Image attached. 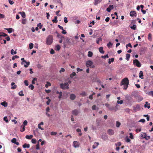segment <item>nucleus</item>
Listing matches in <instances>:
<instances>
[{
	"mask_svg": "<svg viewBox=\"0 0 153 153\" xmlns=\"http://www.w3.org/2000/svg\"><path fill=\"white\" fill-rule=\"evenodd\" d=\"M112 44L111 42H109L108 44H107V46L108 48H110L112 46Z\"/></svg>",
	"mask_w": 153,
	"mask_h": 153,
	"instance_id": "49530a36",
	"label": "nucleus"
},
{
	"mask_svg": "<svg viewBox=\"0 0 153 153\" xmlns=\"http://www.w3.org/2000/svg\"><path fill=\"white\" fill-rule=\"evenodd\" d=\"M125 140L127 143H131V140L129 138L128 136L125 137Z\"/></svg>",
	"mask_w": 153,
	"mask_h": 153,
	"instance_id": "7c9ffc66",
	"label": "nucleus"
},
{
	"mask_svg": "<svg viewBox=\"0 0 153 153\" xmlns=\"http://www.w3.org/2000/svg\"><path fill=\"white\" fill-rule=\"evenodd\" d=\"M134 65L137 67H140L141 66V64L140 62L137 59H135L133 61Z\"/></svg>",
	"mask_w": 153,
	"mask_h": 153,
	"instance_id": "423d86ee",
	"label": "nucleus"
},
{
	"mask_svg": "<svg viewBox=\"0 0 153 153\" xmlns=\"http://www.w3.org/2000/svg\"><path fill=\"white\" fill-rule=\"evenodd\" d=\"M29 87L30 88L31 90H33L34 88V86L32 84H30L29 86Z\"/></svg>",
	"mask_w": 153,
	"mask_h": 153,
	"instance_id": "6e6d98bb",
	"label": "nucleus"
},
{
	"mask_svg": "<svg viewBox=\"0 0 153 153\" xmlns=\"http://www.w3.org/2000/svg\"><path fill=\"white\" fill-rule=\"evenodd\" d=\"M5 29L7 30L8 32L9 33H11L13 31V30L12 28H6Z\"/></svg>",
	"mask_w": 153,
	"mask_h": 153,
	"instance_id": "a211bd4d",
	"label": "nucleus"
},
{
	"mask_svg": "<svg viewBox=\"0 0 153 153\" xmlns=\"http://www.w3.org/2000/svg\"><path fill=\"white\" fill-rule=\"evenodd\" d=\"M33 137V135H27L25 136V137L28 139H31Z\"/></svg>",
	"mask_w": 153,
	"mask_h": 153,
	"instance_id": "2f4dec72",
	"label": "nucleus"
},
{
	"mask_svg": "<svg viewBox=\"0 0 153 153\" xmlns=\"http://www.w3.org/2000/svg\"><path fill=\"white\" fill-rule=\"evenodd\" d=\"M65 69L62 68H61L60 70H59V72L60 74L62 73L65 71Z\"/></svg>",
	"mask_w": 153,
	"mask_h": 153,
	"instance_id": "4c0bfd02",
	"label": "nucleus"
},
{
	"mask_svg": "<svg viewBox=\"0 0 153 153\" xmlns=\"http://www.w3.org/2000/svg\"><path fill=\"white\" fill-rule=\"evenodd\" d=\"M79 146V144L76 141H74L73 143V146L75 148H78Z\"/></svg>",
	"mask_w": 153,
	"mask_h": 153,
	"instance_id": "6e6552de",
	"label": "nucleus"
},
{
	"mask_svg": "<svg viewBox=\"0 0 153 153\" xmlns=\"http://www.w3.org/2000/svg\"><path fill=\"white\" fill-rule=\"evenodd\" d=\"M19 13L21 15V16L23 18L25 17L26 15L25 13L24 12H20Z\"/></svg>",
	"mask_w": 153,
	"mask_h": 153,
	"instance_id": "4be33fe9",
	"label": "nucleus"
},
{
	"mask_svg": "<svg viewBox=\"0 0 153 153\" xmlns=\"http://www.w3.org/2000/svg\"><path fill=\"white\" fill-rule=\"evenodd\" d=\"M36 140L35 139H32L31 140V142L33 144H35L36 143Z\"/></svg>",
	"mask_w": 153,
	"mask_h": 153,
	"instance_id": "bf43d9fd",
	"label": "nucleus"
},
{
	"mask_svg": "<svg viewBox=\"0 0 153 153\" xmlns=\"http://www.w3.org/2000/svg\"><path fill=\"white\" fill-rule=\"evenodd\" d=\"M97 109H98L97 107L95 105H94L92 107V109L93 110H96Z\"/></svg>",
	"mask_w": 153,
	"mask_h": 153,
	"instance_id": "13d9d810",
	"label": "nucleus"
},
{
	"mask_svg": "<svg viewBox=\"0 0 153 153\" xmlns=\"http://www.w3.org/2000/svg\"><path fill=\"white\" fill-rule=\"evenodd\" d=\"M102 41V39L101 37H100L99 38H98L96 40V43L97 44H99V42L100 41Z\"/></svg>",
	"mask_w": 153,
	"mask_h": 153,
	"instance_id": "393cba45",
	"label": "nucleus"
},
{
	"mask_svg": "<svg viewBox=\"0 0 153 153\" xmlns=\"http://www.w3.org/2000/svg\"><path fill=\"white\" fill-rule=\"evenodd\" d=\"M114 59V58H111V59H108V63L109 64L111 63V62H113Z\"/></svg>",
	"mask_w": 153,
	"mask_h": 153,
	"instance_id": "c9c22d12",
	"label": "nucleus"
},
{
	"mask_svg": "<svg viewBox=\"0 0 153 153\" xmlns=\"http://www.w3.org/2000/svg\"><path fill=\"white\" fill-rule=\"evenodd\" d=\"M145 121V120L143 119H141L139 121V122H142L143 123H144Z\"/></svg>",
	"mask_w": 153,
	"mask_h": 153,
	"instance_id": "338daca9",
	"label": "nucleus"
},
{
	"mask_svg": "<svg viewBox=\"0 0 153 153\" xmlns=\"http://www.w3.org/2000/svg\"><path fill=\"white\" fill-rule=\"evenodd\" d=\"M64 22L65 23H67L68 22V21L67 20V18L66 17H65L64 19Z\"/></svg>",
	"mask_w": 153,
	"mask_h": 153,
	"instance_id": "e2e57ef3",
	"label": "nucleus"
},
{
	"mask_svg": "<svg viewBox=\"0 0 153 153\" xmlns=\"http://www.w3.org/2000/svg\"><path fill=\"white\" fill-rule=\"evenodd\" d=\"M129 137L131 139H134V136H133L132 133H129Z\"/></svg>",
	"mask_w": 153,
	"mask_h": 153,
	"instance_id": "37998d69",
	"label": "nucleus"
},
{
	"mask_svg": "<svg viewBox=\"0 0 153 153\" xmlns=\"http://www.w3.org/2000/svg\"><path fill=\"white\" fill-rule=\"evenodd\" d=\"M76 131L79 133V136H81L82 135V133L81 132V130L79 128H77L76 129Z\"/></svg>",
	"mask_w": 153,
	"mask_h": 153,
	"instance_id": "b1692460",
	"label": "nucleus"
},
{
	"mask_svg": "<svg viewBox=\"0 0 153 153\" xmlns=\"http://www.w3.org/2000/svg\"><path fill=\"white\" fill-rule=\"evenodd\" d=\"M29 48L30 49H32L33 47V43H30L29 44Z\"/></svg>",
	"mask_w": 153,
	"mask_h": 153,
	"instance_id": "ea45409f",
	"label": "nucleus"
},
{
	"mask_svg": "<svg viewBox=\"0 0 153 153\" xmlns=\"http://www.w3.org/2000/svg\"><path fill=\"white\" fill-rule=\"evenodd\" d=\"M19 96H22L24 95L23 94V92L22 91H21L20 92H19Z\"/></svg>",
	"mask_w": 153,
	"mask_h": 153,
	"instance_id": "3c124183",
	"label": "nucleus"
},
{
	"mask_svg": "<svg viewBox=\"0 0 153 153\" xmlns=\"http://www.w3.org/2000/svg\"><path fill=\"white\" fill-rule=\"evenodd\" d=\"M93 53L91 51H88V56L89 57H91L93 55Z\"/></svg>",
	"mask_w": 153,
	"mask_h": 153,
	"instance_id": "bb28decb",
	"label": "nucleus"
},
{
	"mask_svg": "<svg viewBox=\"0 0 153 153\" xmlns=\"http://www.w3.org/2000/svg\"><path fill=\"white\" fill-rule=\"evenodd\" d=\"M21 60L22 61L21 62V64L22 65L24 64V63L27 64V65H24V66L25 68H27L30 64V62H26L24 58H22L21 59Z\"/></svg>",
	"mask_w": 153,
	"mask_h": 153,
	"instance_id": "20e7f679",
	"label": "nucleus"
},
{
	"mask_svg": "<svg viewBox=\"0 0 153 153\" xmlns=\"http://www.w3.org/2000/svg\"><path fill=\"white\" fill-rule=\"evenodd\" d=\"M7 36V35L4 33L0 32V37H1L2 36L5 37Z\"/></svg>",
	"mask_w": 153,
	"mask_h": 153,
	"instance_id": "e433bc0d",
	"label": "nucleus"
},
{
	"mask_svg": "<svg viewBox=\"0 0 153 153\" xmlns=\"http://www.w3.org/2000/svg\"><path fill=\"white\" fill-rule=\"evenodd\" d=\"M148 39L149 41H151L152 40V34L151 33H149L148 34Z\"/></svg>",
	"mask_w": 153,
	"mask_h": 153,
	"instance_id": "412c9836",
	"label": "nucleus"
},
{
	"mask_svg": "<svg viewBox=\"0 0 153 153\" xmlns=\"http://www.w3.org/2000/svg\"><path fill=\"white\" fill-rule=\"evenodd\" d=\"M141 137L143 138H145L146 140H148L150 138L149 136H147L146 133L142 132L141 134Z\"/></svg>",
	"mask_w": 153,
	"mask_h": 153,
	"instance_id": "39448f33",
	"label": "nucleus"
},
{
	"mask_svg": "<svg viewBox=\"0 0 153 153\" xmlns=\"http://www.w3.org/2000/svg\"><path fill=\"white\" fill-rule=\"evenodd\" d=\"M93 62L91 60H88L86 62V66L87 67H90L92 68H94L95 66L93 65Z\"/></svg>",
	"mask_w": 153,
	"mask_h": 153,
	"instance_id": "7ed1b4c3",
	"label": "nucleus"
},
{
	"mask_svg": "<svg viewBox=\"0 0 153 153\" xmlns=\"http://www.w3.org/2000/svg\"><path fill=\"white\" fill-rule=\"evenodd\" d=\"M17 88V85H14L13 86L11 87V88L12 89H15Z\"/></svg>",
	"mask_w": 153,
	"mask_h": 153,
	"instance_id": "774afa93",
	"label": "nucleus"
},
{
	"mask_svg": "<svg viewBox=\"0 0 153 153\" xmlns=\"http://www.w3.org/2000/svg\"><path fill=\"white\" fill-rule=\"evenodd\" d=\"M51 85V83L50 82H47L46 84L45 85V87L46 88H48L49 86H50Z\"/></svg>",
	"mask_w": 153,
	"mask_h": 153,
	"instance_id": "a19ab883",
	"label": "nucleus"
},
{
	"mask_svg": "<svg viewBox=\"0 0 153 153\" xmlns=\"http://www.w3.org/2000/svg\"><path fill=\"white\" fill-rule=\"evenodd\" d=\"M102 1V0H94V4L97 5L100 3Z\"/></svg>",
	"mask_w": 153,
	"mask_h": 153,
	"instance_id": "dca6fc26",
	"label": "nucleus"
},
{
	"mask_svg": "<svg viewBox=\"0 0 153 153\" xmlns=\"http://www.w3.org/2000/svg\"><path fill=\"white\" fill-rule=\"evenodd\" d=\"M27 121L26 120H25L23 123V124L22 125L24 126H25L26 125H27Z\"/></svg>",
	"mask_w": 153,
	"mask_h": 153,
	"instance_id": "c03bdc74",
	"label": "nucleus"
},
{
	"mask_svg": "<svg viewBox=\"0 0 153 153\" xmlns=\"http://www.w3.org/2000/svg\"><path fill=\"white\" fill-rule=\"evenodd\" d=\"M11 142L13 143H15L17 145H19V143L18 142H16V139L15 138H13L11 140Z\"/></svg>",
	"mask_w": 153,
	"mask_h": 153,
	"instance_id": "ddd939ff",
	"label": "nucleus"
},
{
	"mask_svg": "<svg viewBox=\"0 0 153 153\" xmlns=\"http://www.w3.org/2000/svg\"><path fill=\"white\" fill-rule=\"evenodd\" d=\"M99 145V143L98 142H95L94 143V144L93 145L92 148L93 149H95L97 148L98 145Z\"/></svg>",
	"mask_w": 153,
	"mask_h": 153,
	"instance_id": "f3484780",
	"label": "nucleus"
},
{
	"mask_svg": "<svg viewBox=\"0 0 153 153\" xmlns=\"http://www.w3.org/2000/svg\"><path fill=\"white\" fill-rule=\"evenodd\" d=\"M30 145L29 144H25L23 146V147L24 148H28L30 147Z\"/></svg>",
	"mask_w": 153,
	"mask_h": 153,
	"instance_id": "c85d7f7f",
	"label": "nucleus"
},
{
	"mask_svg": "<svg viewBox=\"0 0 153 153\" xmlns=\"http://www.w3.org/2000/svg\"><path fill=\"white\" fill-rule=\"evenodd\" d=\"M19 58V56H17V55H15V56H13V57H12V59L13 60H15V59L16 58Z\"/></svg>",
	"mask_w": 153,
	"mask_h": 153,
	"instance_id": "4d7b16f0",
	"label": "nucleus"
},
{
	"mask_svg": "<svg viewBox=\"0 0 153 153\" xmlns=\"http://www.w3.org/2000/svg\"><path fill=\"white\" fill-rule=\"evenodd\" d=\"M130 28L134 30H135L136 28V26L135 25H134L133 26H131Z\"/></svg>",
	"mask_w": 153,
	"mask_h": 153,
	"instance_id": "de8ad7c7",
	"label": "nucleus"
},
{
	"mask_svg": "<svg viewBox=\"0 0 153 153\" xmlns=\"http://www.w3.org/2000/svg\"><path fill=\"white\" fill-rule=\"evenodd\" d=\"M60 86L63 89H68L69 88L68 83H66L61 84Z\"/></svg>",
	"mask_w": 153,
	"mask_h": 153,
	"instance_id": "0eeeda50",
	"label": "nucleus"
},
{
	"mask_svg": "<svg viewBox=\"0 0 153 153\" xmlns=\"http://www.w3.org/2000/svg\"><path fill=\"white\" fill-rule=\"evenodd\" d=\"M76 70H77V73H78V72H79V71H82L83 70L82 69H80L79 68H77L76 69Z\"/></svg>",
	"mask_w": 153,
	"mask_h": 153,
	"instance_id": "052dcab7",
	"label": "nucleus"
},
{
	"mask_svg": "<svg viewBox=\"0 0 153 153\" xmlns=\"http://www.w3.org/2000/svg\"><path fill=\"white\" fill-rule=\"evenodd\" d=\"M129 84V81L127 78L123 79L121 81V85L123 86V87L125 90H126L128 87Z\"/></svg>",
	"mask_w": 153,
	"mask_h": 153,
	"instance_id": "f257e3e1",
	"label": "nucleus"
},
{
	"mask_svg": "<svg viewBox=\"0 0 153 153\" xmlns=\"http://www.w3.org/2000/svg\"><path fill=\"white\" fill-rule=\"evenodd\" d=\"M37 80V79L36 78H34L33 79V80L32 81V83L33 84H35V81H36Z\"/></svg>",
	"mask_w": 153,
	"mask_h": 153,
	"instance_id": "5fc2aeb1",
	"label": "nucleus"
},
{
	"mask_svg": "<svg viewBox=\"0 0 153 153\" xmlns=\"http://www.w3.org/2000/svg\"><path fill=\"white\" fill-rule=\"evenodd\" d=\"M10 53H11V54L12 55L16 54L17 53L16 50L15 51H14V50L13 49H12Z\"/></svg>",
	"mask_w": 153,
	"mask_h": 153,
	"instance_id": "72a5a7b5",
	"label": "nucleus"
},
{
	"mask_svg": "<svg viewBox=\"0 0 153 153\" xmlns=\"http://www.w3.org/2000/svg\"><path fill=\"white\" fill-rule=\"evenodd\" d=\"M101 57L103 58H108V54H107L106 55L104 56H101Z\"/></svg>",
	"mask_w": 153,
	"mask_h": 153,
	"instance_id": "69168bd1",
	"label": "nucleus"
},
{
	"mask_svg": "<svg viewBox=\"0 0 153 153\" xmlns=\"http://www.w3.org/2000/svg\"><path fill=\"white\" fill-rule=\"evenodd\" d=\"M39 143H38V144L36 145V149L37 150H38L39 149Z\"/></svg>",
	"mask_w": 153,
	"mask_h": 153,
	"instance_id": "0e129e2a",
	"label": "nucleus"
},
{
	"mask_svg": "<svg viewBox=\"0 0 153 153\" xmlns=\"http://www.w3.org/2000/svg\"><path fill=\"white\" fill-rule=\"evenodd\" d=\"M57 16H55L54 17V19H53L52 20V22L53 23H57L58 22L57 20Z\"/></svg>",
	"mask_w": 153,
	"mask_h": 153,
	"instance_id": "c756f323",
	"label": "nucleus"
},
{
	"mask_svg": "<svg viewBox=\"0 0 153 153\" xmlns=\"http://www.w3.org/2000/svg\"><path fill=\"white\" fill-rule=\"evenodd\" d=\"M24 83L26 86H27L28 85V81L27 80H25L24 82Z\"/></svg>",
	"mask_w": 153,
	"mask_h": 153,
	"instance_id": "680f3d73",
	"label": "nucleus"
},
{
	"mask_svg": "<svg viewBox=\"0 0 153 153\" xmlns=\"http://www.w3.org/2000/svg\"><path fill=\"white\" fill-rule=\"evenodd\" d=\"M130 57V55L129 54H126V59L127 61H128Z\"/></svg>",
	"mask_w": 153,
	"mask_h": 153,
	"instance_id": "f704fd0d",
	"label": "nucleus"
},
{
	"mask_svg": "<svg viewBox=\"0 0 153 153\" xmlns=\"http://www.w3.org/2000/svg\"><path fill=\"white\" fill-rule=\"evenodd\" d=\"M25 126L22 125L20 127V131L21 132H23L25 130Z\"/></svg>",
	"mask_w": 153,
	"mask_h": 153,
	"instance_id": "6ab92c4d",
	"label": "nucleus"
},
{
	"mask_svg": "<svg viewBox=\"0 0 153 153\" xmlns=\"http://www.w3.org/2000/svg\"><path fill=\"white\" fill-rule=\"evenodd\" d=\"M101 138L104 140H106L108 139V136L106 134H103L101 135Z\"/></svg>",
	"mask_w": 153,
	"mask_h": 153,
	"instance_id": "1a4fd4ad",
	"label": "nucleus"
},
{
	"mask_svg": "<svg viewBox=\"0 0 153 153\" xmlns=\"http://www.w3.org/2000/svg\"><path fill=\"white\" fill-rule=\"evenodd\" d=\"M72 113L74 115H76L78 114V111L76 110H74L73 111Z\"/></svg>",
	"mask_w": 153,
	"mask_h": 153,
	"instance_id": "09e8293b",
	"label": "nucleus"
},
{
	"mask_svg": "<svg viewBox=\"0 0 153 153\" xmlns=\"http://www.w3.org/2000/svg\"><path fill=\"white\" fill-rule=\"evenodd\" d=\"M99 50L100 53L102 54H103L104 53V51H103V48L102 47H100L99 48Z\"/></svg>",
	"mask_w": 153,
	"mask_h": 153,
	"instance_id": "2eb2a0df",
	"label": "nucleus"
},
{
	"mask_svg": "<svg viewBox=\"0 0 153 153\" xmlns=\"http://www.w3.org/2000/svg\"><path fill=\"white\" fill-rule=\"evenodd\" d=\"M105 105L108 108V109L110 110H113L112 108H111L110 105L108 103H106L105 104Z\"/></svg>",
	"mask_w": 153,
	"mask_h": 153,
	"instance_id": "aec40b11",
	"label": "nucleus"
},
{
	"mask_svg": "<svg viewBox=\"0 0 153 153\" xmlns=\"http://www.w3.org/2000/svg\"><path fill=\"white\" fill-rule=\"evenodd\" d=\"M56 50L57 51H58L60 50V47L59 46V45H57L56 46Z\"/></svg>",
	"mask_w": 153,
	"mask_h": 153,
	"instance_id": "79ce46f5",
	"label": "nucleus"
},
{
	"mask_svg": "<svg viewBox=\"0 0 153 153\" xmlns=\"http://www.w3.org/2000/svg\"><path fill=\"white\" fill-rule=\"evenodd\" d=\"M76 75V73L75 72H73L70 75L71 77L72 78L74 76H75Z\"/></svg>",
	"mask_w": 153,
	"mask_h": 153,
	"instance_id": "58836bf2",
	"label": "nucleus"
},
{
	"mask_svg": "<svg viewBox=\"0 0 153 153\" xmlns=\"http://www.w3.org/2000/svg\"><path fill=\"white\" fill-rule=\"evenodd\" d=\"M123 102L122 100H118L117 101V103L118 104H122L123 103Z\"/></svg>",
	"mask_w": 153,
	"mask_h": 153,
	"instance_id": "864d4df0",
	"label": "nucleus"
},
{
	"mask_svg": "<svg viewBox=\"0 0 153 153\" xmlns=\"http://www.w3.org/2000/svg\"><path fill=\"white\" fill-rule=\"evenodd\" d=\"M76 97V95L74 94H70V99L71 100H74L75 99Z\"/></svg>",
	"mask_w": 153,
	"mask_h": 153,
	"instance_id": "f8f14e48",
	"label": "nucleus"
},
{
	"mask_svg": "<svg viewBox=\"0 0 153 153\" xmlns=\"http://www.w3.org/2000/svg\"><path fill=\"white\" fill-rule=\"evenodd\" d=\"M3 120L7 123H8L9 122V120L7 119V116L4 117L3 118Z\"/></svg>",
	"mask_w": 153,
	"mask_h": 153,
	"instance_id": "473e14b6",
	"label": "nucleus"
},
{
	"mask_svg": "<svg viewBox=\"0 0 153 153\" xmlns=\"http://www.w3.org/2000/svg\"><path fill=\"white\" fill-rule=\"evenodd\" d=\"M108 134L110 135H113L114 133V131L112 129H109L107 131Z\"/></svg>",
	"mask_w": 153,
	"mask_h": 153,
	"instance_id": "9d476101",
	"label": "nucleus"
},
{
	"mask_svg": "<svg viewBox=\"0 0 153 153\" xmlns=\"http://www.w3.org/2000/svg\"><path fill=\"white\" fill-rule=\"evenodd\" d=\"M0 104L1 105L4 106V107H6L8 105L7 103L5 101L1 102Z\"/></svg>",
	"mask_w": 153,
	"mask_h": 153,
	"instance_id": "4468645a",
	"label": "nucleus"
},
{
	"mask_svg": "<svg viewBox=\"0 0 153 153\" xmlns=\"http://www.w3.org/2000/svg\"><path fill=\"white\" fill-rule=\"evenodd\" d=\"M22 23L23 24H26L27 23V20L25 19H23L22 20Z\"/></svg>",
	"mask_w": 153,
	"mask_h": 153,
	"instance_id": "cd10ccee",
	"label": "nucleus"
},
{
	"mask_svg": "<svg viewBox=\"0 0 153 153\" xmlns=\"http://www.w3.org/2000/svg\"><path fill=\"white\" fill-rule=\"evenodd\" d=\"M144 107L145 108H147L148 109H149L150 108L149 104L147 102H146L145 104L144 105Z\"/></svg>",
	"mask_w": 153,
	"mask_h": 153,
	"instance_id": "5701e85b",
	"label": "nucleus"
},
{
	"mask_svg": "<svg viewBox=\"0 0 153 153\" xmlns=\"http://www.w3.org/2000/svg\"><path fill=\"white\" fill-rule=\"evenodd\" d=\"M130 15L131 16H135L137 15L136 13L134 11H131L130 13Z\"/></svg>",
	"mask_w": 153,
	"mask_h": 153,
	"instance_id": "9b49d317",
	"label": "nucleus"
},
{
	"mask_svg": "<svg viewBox=\"0 0 153 153\" xmlns=\"http://www.w3.org/2000/svg\"><path fill=\"white\" fill-rule=\"evenodd\" d=\"M38 27H39V28H42V25L41 23H39L37 25Z\"/></svg>",
	"mask_w": 153,
	"mask_h": 153,
	"instance_id": "8fccbe9b",
	"label": "nucleus"
},
{
	"mask_svg": "<svg viewBox=\"0 0 153 153\" xmlns=\"http://www.w3.org/2000/svg\"><path fill=\"white\" fill-rule=\"evenodd\" d=\"M53 41V36L51 35H49L46 38V44L47 45H50L52 43Z\"/></svg>",
	"mask_w": 153,
	"mask_h": 153,
	"instance_id": "f03ea898",
	"label": "nucleus"
},
{
	"mask_svg": "<svg viewBox=\"0 0 153 153\" xmlns=\"http://www.w3.org/2000/svg\"><path fill=\"white\" fill-rule=\"evenodd\" d=\"M143 72L142 71H140L139 73V77L141 79H143Z\"/></svg>",
	"mask_w": 153,
	"mask_h": 153,
	"instance_id": "a878e982",
	"label": "nucleus"
},
{
	"mask_svg": "<svg viewBox=\"0 0 153 153\" xmlns=\"http://www.w3.org/2000/svg\"><path fill=\"white\" fill-rule=\"evenodd\" d=\"M120 123L118 121L116 122V126L117 127H119L120 126Z\"/></svg>",
	"mask_w": 153,
	"mask_h": 153,
	"instance_id": "603ef678",
	"label": "nucleus"
},
{
	"mask_svg": "<svg viewBox=\"0 0 153 153\" xmlns=\"http://www.w3.org/2000/svg\"><path fill=\"white\" fill-rule=\"evenodd\" d=\"M141 128L140 127H139L136 129V131L137 132H140L141 131Z\"/></svg>",
	"mask_w": 153,
	"mask_h": 153,
	"instance_id": "a18cd8bd",
	"label": "nucleus"
}]
</instances>
